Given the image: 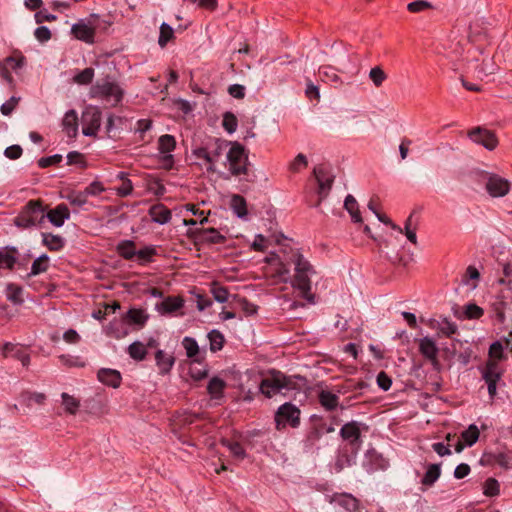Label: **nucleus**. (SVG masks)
I'll return each mask as SVG.
<instances>
[{
    "label": "nucleus",
    "instance_id": "nucleus-1",
    "mask_svg": "<svg viewBox=\"0 0 512 512\" xmlns=\"http://www.w3.org/2000/svg\"><path fill=\"white\" fill-rule=\"evenodd\" d=\"M503 359H505V355L502 344L499 341L492 343L489 348V359L482 371V377L487 383L488 393L491 397L496 395V385L502 375L499 362Z\"/></svg>",
    "mask_w": 512,
    "mask_h": 512
},
{
    "label": "nucleus",
    "instance_id": "nucleus-17",
    "mask_svg": "<svg viewBox=\"0 0 512 512\" xmlns=\"http://www.w3.org/2000/svg\"><path fill=\"white\" fill-rule=\"evenodd\" d=\"M2 354L4 357L11 355L12 357L19 360L24 367L30 364V356L18 347L17 344L6 342L2 346Z\"/></svg>",
    "mask_w": 512,
    "mask_h": 512
},
{
    "label": "nucleus",
    "instance_id": "nucleus-45",
    "mask_svg": "<svg viewBox=\"0 0 512 512\" xmlns=\"http://www.w3.org/2000/svg\"><path fill=\"white\" fill-rule=\"evenodd\" d=\"M193 154L197 158H201L205 160V162L208 164L207 171L208 172H215V167L213 165V159L211 158V153L207 148L200 147L193 151Z\"/></svg>",
    "mask_w": 512,
    "mask_h": 512
},
{
    "label": "nucleus",
    "instance_id": "nucleus-30",
    "mask_svg": "<svg viewBox=\"0 0 512 512\" xmlns=\"http://www.w3.org/2000/svg\"><path fill=\"white\" fill-rule=\"evenodd\" d=\"M129 356L136 361H143L147 355L146 346L140 342L135 341L128 346Z\"/></svg>",
    "mask_w": 512,
    "mask_h": 512
},
{
    "label": "nucleus",
    "instance_id": "nucleus-18",
    "mask_svg": "<svg viewBox=\"0 0 512 512\" xmlns=\"http://www.w3.org/2000/svg\"><path fill=\"white\" fill-rule=\"evenodd\" d=\"M98 380L103 384L117 388L121 383V375L117 370L102 368L98 371Z\"/></svg>",
    "mask_w": 512,
    "mask_h": 512
},
{
    "label": "nucleus",
    "instance_id": "nucleus-52",
    "mask_svg": "<svg viewBox=\"0 0 512 512\" xmlns=\"http://www.w3.org/2000/svg\"><path fill=\"white\" fill-rule=\"evenodd\" d=\"M483 313V309L474 303L466 305L464 310L465 317L468 319H479Z\"/></svg>",
    "mask_w": 512,
    "mask_h": 512
},
{
    "label": "nucleus",
    "instance_id": "nucleus-40",
    "mask_svg": "<svg viewBox=\"0 0 512 512\" xmlns=\"http://www.w3.org/2000/svg\"><path fill=\"white\" fill-rule=\"evenodd\" d=\"M211 293L214 299L219 303H224L228 300L229 292L227 288L220 285L218 282L211 284Z\"/></svg>",
    "mask_w": 512,
    "mask_h": 512
},
{
    "label": "nucleus",
    "instance_id": "nucleus-62",
    "mask_svg": "<svg viewBox=\"0 0 512 512\" xmlns=\"http://www.w3.org/2000/svg\"><path fill=\"white\" fill-rule=\"evenodd\" d=\"M307 166L306 156L303 154H298L295 159L290 163L289 169L292 172H298L301 167Z\"/></svg>",
    "mask_w": 512,
    "mask_h": 512
},
{
    "label": "nucleus",
    "instance_id": "nucleus-5",
    "mask_svg": "<svg viewBox=\"0 0 512 512\" xmlns=\"http://www.w3.org/2000/svg\"><path fill=\"white\" fill-rule=\"evenodd\" d=\"M227 161L232 176L248 175L249 159L242 144L238 142L231 143V147L227 152Z\"/></svg>",
    "mask_w": 512,
    "mask_h": 512
},
{
    "label": "nucleus",
    "instance_id": "nucleus-9",
    "mask_svg": "<svg viewBox=\"0 0 512 512\" xmlns=\"http://www.w3.org/2000/svg\"><path fill=\"white\" fill-rule=\"evenodd\" d=\"M485 189L493 198L506 196L510 191V182L496 174H491L485 184Z\"/></svg>",
    "mask_w": 512,
    "mask_h": 512
},
{
    "label": "nucleus",
    "instance_id": "nucleus-25",
    "mask_svg": "<svg viewBox=\"0 0 512 512\" xmlns=\"http://www.w3.org/2000/svg\"><path fill=\"white\" fill-rule=\"evenodd\" d=\"M42 243L50 251H59L64 247V239L52 233H42Z\"/></svg>",
    "mask_w": 512,
    "mask_h": 512
},
{
    "label": "nucleus",
    "instance_id": "nucleus-47",
    "mask_svg": "<svg viewBox=\"0 0 512 512\" xmlns=\"http://www.w3.org/2000/svg\"><path fill=\"white\" fill-rule=\"evenodd\" d=\"M222 125L228 133H233L237 129L238 121L232 112H225L223 115Z\"/></svg>",
    "mask_w": 512,
    "mask_h": 512
},
{
    "label": "nucleus",
    "instance_id": "nucleus-42",
    "mask_svg": "<svg viewBox=\"0 0 512 512\" xmlns=\"http://www.w3.org/2000/svg\"><path fill=\"white\" fill-rule=\"evenodd\" d=\"M69 203L76 207H83L88 202V196L84 191H73L67 195Z\"/></svg>",
    "mask_w": 512,
    "mask_h": 512
},
{
    "label": "nucleus",
    "instance_id": "nucleus-14",
    "mask_svg": "<svg viewBox=\"0 0 512 512\" xmlns=\"http://www.w3.org/2000/svg\"><path fill=\"white\" fill-rule=\"evenodd\" d=\"M340 435L344 440L349 441L351 445L359 448L361 443V431L358 422L351 421L343 425L340 429Z\"/></svg>",
    "mask_w": 512,
    "mask_h": 512
},
{
    "label": "nucleus",
    "instance_id": "nucleus-64",
    "mask_svg": "<svg viewBox=\"0 0 512 512\" xmlns=\"http://www.w3.org/2000/svg\"><path fill=\"white\" fill-rule=\"evenodd\" d=\"M228 93L233 98L243 99L245 97V87L240 84L230 85L228 88Z\"/></svg>",
    "mask_w": 512,
    "mask_h": 512
},
{
    "label": "nucleus",
    "instance_id": "nucleus-28",
    "mask_svg": "<svg viewBox=\"0 0 512 512\" xmlns=\"http://www.w3.org/2000/svg\"><path fill=\"white\" fill-rule=\"evenodd\" d=\"M200 239L203 242L211 243V244H221L224 243L226 238L222 234L219 233L215 228L203 229L200 232Z\"/></svg>",
    "mask_w": 512,
    "mask_h": 512
},
{
    "label": "nucleus",
    "instance_id": "nucleus-7",
    "mask_svg": "<svg viewBox=\"0 0 512 512\" xmlns=\"http://www.w3.org/2000/svg\"><path fill=\"white\" fill-rule=\"evenodd\" d=\"M275 422L278 430L287 424L295 428L300 423V410L291 403H284L275 414Z\"/></svg>",
    "mask_w": 512,
    "mask_h": 512
},
{
    "label": "nucleus",
    "instance_id": "nucleus-6",
    "mask_svg": "<svg viewBox=\"0 0 512 512\" xmlns=\"http://www.w3.org/2000/svg\"><path fill=\"white\" fill-rule=\"evenodd\" d=\"M294 388V381L280 372L273 373L270 377L263 379L260 383V391L268 398L280 393L283 389L290 390Z\"/></svg>",
    "mask_w": 512,
    "mask_h": 512
},
{
    "label": "nucleus",
    "instance_id": "nucleus-37",
    "mask_svg": "<svg viewBox=\"0 0 512 512\" xmlns=\"http://www.w3.org/2000/svg\"><path fill=\"white\" fill-rule=\"evenodd\" d=\"M479 435H480V432H479L478 427L474 424H471L468 427V429H466L465 431H463L461 433V439L464 441V443L466 445L472 446L479 439Z\"/></svg>",
    "mask_w": 512,
    "mask_h": 512
},
{
    "label": "nucleus",
    "instance_id": "nucleus-31",
    "mask_svg": "<svg viewBox=\"0 0 512 512\" xmlns=\"http://www.w3.org/2000/svg\"><path fill=\"white\" fill-rule=\"evenodd\" d=\"M232 142L223 140V139H215L214 142L211 145V158L213 159V165L215 166V163L218 161V159L221 157L223 152L226 150V148L231 145Z\"/></svg>",
    "mask_w": 512,
    "mask_h": 512
},
{
    "label": "nucleus",
    "instance_id": "nucleus-49",
    "mask_svg": "<svg viewBox=\"0 0 512 512\" xmlns=\"http://www.w3.org/2000/svg\"><path fill=\"white\" fill-rule=\"evenodd\" d=\"M94 77V70L92 68H85L74 77V81L81 85L90 84Z\"/></svg>",
    "mask_w": 512,
    "mask_h": 512
},
{
    "label": "nucleus",
    "instance_id": "nucleus-57",
    "mask_svg": "<svg viewBox=\"0 0 512 512\" xmlns=\"http://www.w3.org/2000/svg\"><path fill=\"white\" fill-rule=\"evenodd\" d=\"M238 304H239L241 310L247 316H251V315H254V314L257 313L258 307L255 304H253L250 301H248L246 298H239L238 299Z\"/></svg>",
    "mask_w": 512,
    "mask_h": 512
},
{
    "label": "nucleus",
    "instance_id": "nucleus-41",
    "mask_svg": "<svg viewBox=\"0 0 512 512\" xmlns=\"http://www.w3.org/2000/svg\"><path fill=\"white\" fill-rule=\"evenodd\" d=\"M175 146V139L169 134L162 135L158 140V149L163 154L171 152L174 150Z\"/></svg>",
    "mask_w": 512,
    "mask_h": 512
},
{
    "label": "nucleus",
    "instance_id": "nucleus-10",
    "mask_svg": "<svg viewBox=\"0 0 512 512\" xmlns=\"http://www.w3.org/2000/svg\"><path fill=\"white\" fill-rule=\"evenodd\" d=\"M469 138L488 150H494L498 145V140L495 134L489 130L476 127L468 132Z\"/></svg>",
    "mask_w": 512,
    "mask_h": 512
},
{
    "label": "nucleus",
    "instance_id": "nucleus-44",
    "mask_svg": "<svg viewBox=\"0 0 512 512\" xmlns=\"http://www.w3.org/2000/svg\"><path fill=\"white\" fill-rule=\"evenodd\" d=\"M222 444L226 446L231 454L237 459H244L246 456L245 450L242 445L238 442H232L229 440H222Z\"/></svg>",
    "mask_w": 512,
    "mask_h": 512
},
{
    "label": "nucleus",
    "instance_id": "nucleus-22",
    "mask_svg": "<svg viewBox=\"0 0 512 512\" xmlns=\"http://www.w3.org/2000/svg\"><path fill=\"white\" fill-rule=\"evenodd\" d=\"M16 247H5L0 249V269H12L16 263Z\"/></svg>",
    "mask_w": 512,
    "mask_h": 512
},
{
    "label": "nucleus",
    "instance_id": "nucleus-11",
    "mask_svg": "<svg viewBox=\"0 0 512 512\" xmlns=\"http://www.w3.org/2000/svg\"><path fill=\"white\" fill-rule=\"evenodd\" d=\"M419 351L427 360L431 362L434 369L439 370L440 363L437 357L439 349L432 338H421L419 340Z\"/></svg>",
    "mask_w": 512,
    "mask_h": 512
},
{
    "label": "nucleus",
    "instance_id": "nucleus-16",
    "mask_svg": "<svg viewBox=\"0 0 512 512\" xmlns=\"http://www.w3.org/2000/svg\"><path fill=\"white\" fill-rule=\"evenodd\" d=\"M184 305V301L179 296L167 297L162 302L156 304V310L161 315L171 314L176 312Z\"/></svg>",
    "mask_w": 512,
    "mask_h": 512
},
{
    "label": "nucleus",
    "instance_id": "nucleus-8",
    "mask_svg": "<svg viewBox=\"0 0 512 512\" xmlns=\"http://www.w3.org/2000/svg\"><path fill=\"white\" fill-rule=\"evenodd\" d=\"M101 119L102 113L98 107H87L82 113V133L85 136L95 137L101 126Z\"/></svg>",
    "mask_w": 512,
    "mask_h": 512
},
{
    "label": "nucleus",
    "instance_id": "nucleus-21",
    "mask_svg": "<svg viewBox=\"0 0 512 512\" xmlns=\"http://www.w3.org/2000/svg\"><path fill=\"white\" fill-rule=\"evenodd\" d=\"M155 361L161 374L169 373L175 363L174 357L163 350L156 351Z\"/></svg>",
    "mask_w": 512,
    "mask_h": 512
},
{
    "label": "nucleus",
    "instance_id": "nucleus-46",
    "mask_svg": "<svg viewBox=\"0 0 512 512\" xmlns=\"http://www.w3.org/2000/svg\"><path fill=\"white\" fill-rule=\"evenodd\" d=\"M437 329L439 332L447 337L452 336L458 330L457 325L454 322L449 321L448 319H443L441 322H438Z\"/></svg>",
    "mask_w": 512,
    "mask_h": 512
},
{
    "label": "nucleus",
    "instance_id": "nucleus-4",
    "mask_svg": "<svg viewBox=\"0 0 512 512\" xmlns=\"http://www.w3.org/2000/svg\"><path fill=\"white\" fill-rule=\"evenodd\" d=\"M45 219L44 207L40 200H30L14 219L18 228L27 229L41 224Z\"/></svg>",
    "mask_w": 512,
    "mask_h": 512
},
{
    "label": "nucleus",
    "instance_id": "nucleus-43",
    "mask_svg": "<svg viewBox=\"0 0 512 512\" xmlns=\"http://www.w3.org/2000/svg\"><path fill=\"white\" fill-rule=\"evenodd\" d=\"M369 78L376 87H380L387 79V75L380 66H375L369 71Z\"/></svg>",
    "mask_w": 512,
    "mask_h": 512
},
{
    "label": "nucleus",
    "instance_id": "nucleus-23",
    "mask_svg": "<svg viewBox=\"0 0 512 512\" xmlns=\"http://www.w3.org/2000/svg\"><path fill=\"white\" fill-rule=\"evenodd\" d=\"M125 318L129 324L143 327L149 319V315L143 309L131 308L127 311Z\"/></svg>",
    "mask_w": 512,
    "mask_h": 512
},
{
    "label": "nucleus",
    "instance_id": "nucleus-50",
    "mask_svg": "<svg viewBox=\"0 0 512 512\" xmlns=\"http://www.w3.org/2000/svg\"><path fill=\"white\" fill-rule=\"evenodd\" d=\"M21 293H22V289L14 284H9L7 286V298L8 300H10L11 302L15 303V304H20L22 303V298H21Z\"/></svg>",
    "mask_w": 512,
    "mask_h": 512
},
{
    "label": "nucleus",
    "instance_id": "nucleus-54",
    "mask_svg": "<svg viewBox=\"0 0 512 512\" xmlns=\"http://www.w3.org/2000/svg\"><path fill=\"white\" fill-rule=\"evenodd\" d=\"M20 101V97L12 96L9 100L3 103L0 107V111L3 115H10L14 109L17 107Z\"/></svg>",
    "mask_w": 512,
    "mask_h": 512
},
{
    "label": "nucleus",
    "instance_id": "nucleus-15",
    "mask_svg": "<svg viewBox=\"0 0 512 512\" xmlns=\"http://www.w3.org/2000/svg\"><path fill=\"white\" fill-rule=\"evenodd\" d=\"M45 217L56 227L63 226L65 220L69 219L70 211L65 204H59L51 209Z\"/></svg>",
    "mask_w": 512,
    "mask_h": 512
},
{
    "label": "nucleus",
    "instance_id": "nucleus-48",
    "mask_svg": "<svg viewBox=\"0 0 512 512\" xmlns=\"http://www.w3.org/2000/svg\"><path fill=\"white\" fill-rule=\"evenodd\" d=\"M182 345L188 358L195 357L199 352V346L196 340L191 337H185L182 341Z\"/></svg>",
    "mask_w": 512,
    "mask_h": 512
},
{
    "label": "nucleus",
    "instance_id": "nucleus-26",
    "mask_svg": "<svg viewBox=\"0 0 512 512\" xmlns=\"http://www.w3.org/2000/svg\"><path fill=\"white\" fill-rule=\"evenodd\" d=\"M319 403L327 411H332L338 406V396L330 391L322 390L318 395Z\"/></svg>",
    "mask_w": 512,
    "mask_h": 512
},
{
    "label": "nucleus",
    "instance_id": "nucleus-3",
    "mask_svg": "<svg viewBox=\"0 0 512 512\" xmlns=\"http://www.w3.org/2000/svg\"><path fill=\"white\" fill-rule=\"evenodd\" d=\"M89 96L93 99H102L111 103L112 106H116L121 102L124 90L111 76H106L103 79L97 80L91 86Z\"/></svg>",
    "mask_w": 512,
    "mask_h": 512
},
{
    "label": "nucleus",
    "instance_id": "nucleus-29",
    "mask_svg": "<svg viewBox=\"0 0 512 512\" xmlns=\"http://www.w3.org/2000/svg\"><path fill=\"white\" fill-rule=\"evenodd\" d=\"M118 254L126 260H131L136 255L135 243L131 240H123L117 245Z\"/></svg>",
    "mask_w": 512,
    "mask_h": 512
},
{
    "label": "nucleus",
    "instance_id": "nucleus-55",
    "mask_svg": "<svg viewBox=\"0 0 512 512\" xmlns=\"http://www.w3.org/2000/svg\"><path fill=\"white\" fill-rule=\"evenodd\" d=\"M430 8H432V5L426 0H417L407 5V9L412 13H418Z\"/></svg>",
    "mask_w": 512,
    "mask_h": 512
},
{
    "label": "nucleus",
    "instance_id": "nucleus-39",
    "mask_svg": "<svg viewBox=\"0 0 512 512\" xmlns=\"http://www.w3.org/2000/svg\"><path fill=\"white\" fill-rule=\"evenodd\" d=\"M208 339L210 342V350L212 352H217L223 348L224 345V336L218 330H212L208 333Z\"/></svg>",
    "mask_w": 512,
    "mask_h": 512
},
{
    "label": "nucleus",
    "instance_id": "nucleus-20",
    "mask_svg": "<svg viewBox=\"0 0 512 512\" xmlns=\"http://www.w3.org/2000/svg\"><path fill=\"white\" fill-rule=\"evenodd\" d=\"M149 215L158 224H166L171 220V211L163 204H155L150 207Z\"/></svg>",
    "mask_w": 512,
    "mask_h": 512
},
{
    "label": "nucleus",
    "instance_id": "nucleus-33",
    "mask_svg": "<svg viewBox=\"0 0 512 512\" xmlns=\"http://www.w3.org/2000/svg\"><path fill=\"white\" fill-rule=\"evenodd\" d=\"M49 257L46 254H42L38 258H36L31 266V271L29 276H36L40 273H44L48 270L49 267Z\"/></svg>",
    "mask_w": 512,
    "mask_h": 512
},
{
    "label": "nucleus",
    "instance_id": "nucleus-36",
    "mask_svg": "<svg viewBox=\"0 0 512 512\" xmlns=\"http://www.w3.org/2000/svg\"><path fill=\"white\" fill-rule=\"evenodd\" d=\"M174 38V30L173 28L167 24L166 22H163L160 25V32H159V38H158V45L161 48H164L169 41H171Z\"/></svg>",
    "mask_w": 512,
    "mask_h": 512
},
{
    "label": "nucleus",
    "instance_id": "nucleus-59",
    "mask_svg": "<svg viewBox=\"0 0 512 512\" xmlns=\"http://www.w3.org/2000/svg\"><path fill=\"white\" fill-rule=\"evenodd\" d=\"M479 278H480V273H479L478 269L475 266L470 265L466 269V272L462 278V283L464 285H468L470 280H479Z\"/></svg>",
    "mask_w": 512,
    "mask_h": 512
},
{
    "label": "nucleus",
    "instance_id": "nucleus-24",
    "mask_svg": "<svg viewBox=\"0 0 512 512\" xmlns=\"http://www.w3.org/2000/svg\"><path fill=\"white\" fill-rule=\"evenodd\" d=\"M333 502L348 512H355L358 509V500L350 494L336 495Z\"/></svg>",
    "mask_w": 512,
    "mask_h": 512
},
{
    "label": "nucleus",
    "instance_id": "nucleus-60",
    "mask_svg": "<svg viewBox=\"0 0 512 512\" xmlns=\"http://www.w3.org/2000/svg\"><path fill=\"white\" fill-rule=\"evenodd\" d=\"M62 160V156L60 154H55L49 157H42L38 160V165L41 168H47L54 164L60 163Z\"/></svg>",
    "mask_w": 512,
    "mask_h": 512
},
{
    "label": "nucleus",
    "instance_id": "nucleus-19",
    "mask_svg": "<svg viewBox=\"0 0 512 512\" xmlns=\"http://www.w3.org/2000/svg\"><path fill=\"white\" fill-rule=\"evenodd\" d=\"M62 126L68 137H76L78 133V116L75 110H69L65 113Z\"/></svg>",
    "mask_w": 512,
    "mask_h": 512
},
{
    "label": "nucleus",
    "instance_id": "nucleus-58",
    "mask_svg": "<svg viewBox=\"0 0 512 512\" xmlns=\"http://www.w3.org/2000/svg\"><path fill=\"white\" fill-rule=\"evenodd\" d=\"M156 250L153 247H145L139 251H136V257L140 263H145L151 261L153 255H155Z\"/></svg>",
    "mask_w": 512,
    "mask_h": 512
},
{
    "label": "nucleus",
    "instance_id": "nucleus-13",
    "mask_svg": "<svg viewBox=\"0 0 512 512\" xmlns=\"http://www.w3.org/2000/svg\"><path fill=\"white\" fill-rule=\"evenodd\" d=\"M71 33L78 40L84 41L86 43H94L95 36V28L91 23H85L84 21H79L72 25Z\"/></svg>",
    "mask_w": 512,
    "mask_h": 512
},
{
    "label": "nucleus",
    "instance_id": "nucleus-61",
    "mask_svg": "<svg viewBox=\"0 0 512 512\" xmlns=\"http://www.w3.org/2000/svg\"><path fill=\"white\" fill-rule=\"evenodd\" d=\"M67 164L68 165H73V164H78L82 167H85L86 166V163H85V160H84V156L77 152V151H72V152H69L68 155H67Z\"/></svg>",
    "mask_w": 512,
    "mask_h": 512
},
{
    "label": "nucleus",
    "instance_id": "nucleus-56",
    "mask_svg": "<svg viewBox=\"0 0 512 512\" xmlns=\"http://www.w3.org/2000/svg\"><path fill=\"white\" fill-rule=\"evenodd\" d=\"M412 225V215H410L406 222H405V226H404V233L407 237V239L413 243L414 245H417V235H416V229L415 228H412L411 227Z\"/></svg>",
    "mask_w": 512,
    "mask_h": 512
},
{
    "label": "nucleus",
    "instance_id": "nucleus-35",
    "mask_svg": "<svg viewBox=\"0 0 512 512\" xmlns=\"http://www.w3.org/2000/svg\"><path fill=\"white\" fill-rule=\"evenodd\" d=\"M231 207L234 213L239 217L243 218L247 215V204L244 197L241 195H233L231 198Z\"/></svg>",
    "mask_w": 512,
    "mask_h": 512
},
{
    "label": "nucleus",
    "instance_id": "nucleus-27",
    "mask_svg": "<svg viewBox=\"0 0 512 512\" xmlns=\"http://www.w3.org/2000/svg\"><path fill=\"white\" fill-rule=\"evenodd\" d=\"M344 208L350 214L355 223H362V217L359 211L357 200L352 195H347L344 201Z\"/></svg>",
    "mask_w": 512,
    "mask_h": 512
},
{
    "label": "nucleus",
    "instance_id": "nucleus-63",
    "mask_svg": "<svg viewBox=\"0 0 512 512\" xmlns=\"http://www.w3.org/2000/svg\"><path fill=\"white\" fill-rule=\"evenodd\" d=\"M377 384L382 390L388 391L391 388L392 380L384 371H381L377 375Z\"/></svg>",
    "mask_w": 512,
    "mask_h": 512
},
{
    "label": "nucleus",
    "instance_id": "nucleus-32",
    "mask_svg": "<svg viewBox=\"0 0 512 512\" xmlns=\"http://www.w3.org/2000/svg\"><path fill=\"white\" fill-rule=\"evenodd\" d=\"M62 398V405L65 409V411L71 415H74L77 413L79 407H80V401L75 398L74 396L63 392L61 394Z\"/></svg>",
    "mask_w": 512,
    "mask_h": 512
},
{
    "label": "nucleus",
    "instance_id": "nucleus-12",
    "mask_svg": "<svg viewBox=\"0 0 512 512\" xmlns=\"http://www.w3.org/2000/svg\"><path fill=\"white\" fill-rule=\"evenodd\" d=\"M314 175L316 177L319 188V201L317 202L316 206H319L321 201L327 197L329 191L331 190L333 178L329 176L323 168H314Z\"/></svg>",
    "mask_w": 512,
    "mask_h": 512
},
{
    "label": "nucleus",
    "instance_id": "nucleus-51",
    "mask_svg": "<svg viewBox=\"0 0 512 512\" xmlns=\"http://www.w3.org/2000/svg\"><path fill=\"white\" fill-rule=\"evenodd\" d=\"M323 77L334 83H342L340 77L336 73V69L331 65H325L320 68Z\"/></svg>",
    "mask_w": 512,
    "mask_h": 512
},
{
    "label": "nucleus",
    "instance_id": "nucleus-34",
    "mask_svg": "<svg viewBox=\"0 0 512 512\" xmlns=\"http://www.w3.org/2000/svg\"><path fill=\"white\" fill-rule=\"evenodd\" d=\"M441 474L440 464H430L421 482L425 486H431Z\"/></svg>",
    "mask_w": 512,
    "mask_h": 512
},
{
    "label": "nucleus",
    "instance_id": "nucleus-53",
    "mask_svg": "<svg viewBox=\"0 0 512 512\" xmlns=\"http://www.w3.org/2000/svg\"><path fill=\"white\" fill-rule=\"evenodd\" d=\"M484 494L486 496H495L499 494V483L494 478H488L484 483Z\"/></svg>",
    "mask_w": 512,
    "mask_h": 512
},
{
    "label": "nucleus",
    "instance_id": "nucleus-2",
    "mask_svg": "<svg viewBox=\"0 0 512 512\" xmlns=\"http://www.w3.org/2000/svg\"><path fill=\"white\" fill-rule=\"evenodd\" d=\"M294 257L295 275L292 281V287L299 290L301 296L309 303L314 304L315 296L310 292V275L315 273L313 266L300 253H297Z\"/></svg>",
    "mask_w": 512,
    "mask_h": 512
},
{
    "label": "nucleus",
    "instance_id": "nucleus-38",
    "mask_svg": "<svg viewBox=\"0 0 512 512\" xmlns=\"http://www.w3.org/2000/svg\"><path fill=\"white\" fill-rule=\"evenodd\" d=\"M224 388H225V382L218 377H213L209 381L208 386H207V390H208L209 394L214 398H219L220 396H222Z\"/></svg>",
    "mask_w": 512,
    "mask_h": 512
}]
</instances>
